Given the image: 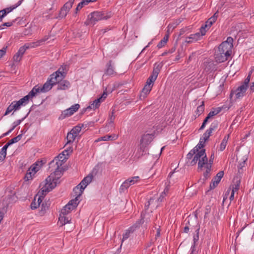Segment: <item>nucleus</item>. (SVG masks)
<instances>
[{"mask_svg":"<svg viewBox=\"0 0 254 254\" xmlns=\"http://www.w3.org/2000/svg\"><path fill=\"white\" fill-rule=\"evenodd\" d=\"M161 67L160 64H155L153 70L150 76L147 79L146 84L141 92L140 95V99L141 100L144 99L150 93L153 87L154 82L157 79L158 74L160 72Z\"/></svg>","mask_w":254,"mask_h":254,"instance_id":"nucleus-1","label":"nucleus"},{"mask_svg":"<svg viewBox=\"0 0 254 254\" xmlns=\"http://www.w3.org/2000/svg\"><path fill=\"white\" fill-rule=\"evenodd\" d=\"M197 162H198V170H201L203 166L208 163V158L204 149H202L199 152H196L190 163L191 165L193 166L195 165Z\"/></svg>","mask_w":254,"mask_h":254,"instance_id":"nucleus-2","label":"nucleus"},{"mask_svg":"<svg viewBox=\"0 0 254 254\" xmlns=\"http://www.w3.org/2000/svg\"><path fill=\"white\" fill-rule=\"evenodd\" d=\"M64 162H62V159H58V158H55L49 164L50 168H53L55 171L51 173L50 176H53V179H54L55 181L58 182L59 179L61 178L62 175L61 170L62 169V165Z\"/></svg>","mask_w":254,"mask_h":254,"instance_id":"nucleus-3","label":"nucleus"},{"mask_svg":"<svg viewBox=\"0 0 254 254\" xmlns=\"http://www.w3.org/2000/svg\"><path fill=\"white\" fill-rule=\"evenodd\" d=\"M154 135L153 134H145L142 135L140 142V147L137 150L138 157L143 156L145 154L147 146L153 140Z\"/></svg>","mask_w":254,"mask_h":254,"instance_id":"nucleus-4","label":"nucleus"},{"mask_svg":"<svg viewBox=\"0 0 254 254\" xmlns=\"http://www.w3.org/2000/svg\"><path fill=\"white\" fill-rule=\"evenodd\" d=\"M53 85L48 80H47L42 86L39 85L35 86L31 91L27 94L29 99L32 98L36 94L39 93H46L50 91Z\"/></svg>","mask_w":254,"mask_h":254,"instance_id":"nucleus-5","label":"nucleus"},{"mask_svg":"<svg viewBox=\"0 0 254 254\" xmlns=\"http://www.w3.org/2000/svg\"><path fill=\"white\" fill-rule=\"evenodd\" d=\"M29 100L30 99L27 95L17 101H13L7 108L4 115L6 116L8 115L13 110L16 111L19 110L21 106H25L28 104Z\"/></svg>","mask_w":254,"mask_h":254,"instance_id":"nucleus-6","label":"nucleus"},{"mask_svg":"<svg viewBox=\"0 0 254 254\" xmlns=\"http://www.w3.org/2000/svg\"><path fill=\"white\" fill-rule=\"evenodd\" d=\"M93 179V175L89 174L85 177L76 187L73 189L74 195H77L79 197L82 195L84 190L87 186L91 182Z\"/></svg>","mask_w":254,"mask_h":254,"instance_id":"nucleus-7","label":"nucleus"},{"mask_svg":"<svg viewBox=\"0 0 254 254\" xmlns=\"http://www.w3.org/2000/svg\"><path fill=\"white\" fill-rule=\"evenodd\" d=\"M53 176H48L45 180L44 185L41 188L42 194L45 195L56 187L58 182L53 179Z\"/></svg>","mask_w":254,"mask_h":254,"instance_id":"nucleus-8","label":"nucleus"},{"mask_svg":"<svg viewBox=\"0 0 254 254\" xmlns=\"http://www.w3.org/2000/svg\"><path fill=\"white\" fill-rule=\"evenodd\" d=\"M109 17L105 15L104 13L103 12L94 11L90 13L88 16V24L94 25L96 22L103 19H107Z\"/></svg>","mask_w":254,"mask_h":254,"instance_id":"nucleus-9","label":"nucleus"},{"mask_svg":"<svg viewBox=\"0 0 254 254\" xmlns=\"http://www.w3.org/2000/svg\"><path fill=\"white\" fill-rule=\"evenodd\" d=\"M75 196L74 199L70 200L68 203L64 206V208L62 209L61 213L63 215H66L69 213L71 210L76 207L78 204L79 196L74 195Z\"/></svg>","mask_w":254,"mask_h":254,"instance_id":"nucleus-10","label":"nucleus"},{"mask_svg":"<svg viewBox=\"0 0 254 254\" xmlns=\"http://www.w3.org/2000/svg\"><path fill=\"white\" fill-rule=\"evenodd\" d=\"M218 16V11L216 12L213 16L209 18L205 22L204 25L201 26L200 28V32L202 35H205L206 31L210 28L212 24L215 23Z\"/></svg>","mask_w":254,"mask_h":254,"instance_id":"nucleus-11","label":"nucleus"},{"mask_svg":"<svg viewBox=\"0 0 254 254\" xmlns=\"http://www.w3.org/2000/svg\"><path fill=\"white\" fill-rule=\"evenodd\" d=\"M80 107L78 104H75L71 106L70 108L63 111L61 115L59 116V120H63L66 117H68L72 115L76 112Z\"/></svg>","mask_w":254,"mask_h":254,"instance_id":"nucleus-12","label":"nucleus"},{"mask_svg":"<svg viewBox=\"0 0 254 254\" xmlns=\"http://www.w3.org/2000/svg\"><path fill=\"white\" fill-rule=\"evenodd\" d=\"M40 166L38 164H33L27 170L24 179L25 181H29L32 179L33 177L40 169Z\"/></svg>","mask_w":254,"mask_h":254,"instance_id":"nucleus-13","label":"nucleus"},{"mask_svg":"<svg viewBox=\"0 0 254 254\" xmlns=\"http://www.w3.org/2000/svg\"><path fill=\"white\" fill-rule=\"evenodd\" d=\"M64 78L63 73L58 70L52 74L48 80L54 86L57 83H59Z\"/></svg>","mask_w":254,"mask_h":254,"instance_id":"nucleus-14","label":"nucleus"},{"mask_svg":"<svg viewBox=\"0 0 254 254\" xmlns=\"http://www.w3.org/2000/svg\"><path fill=\"white\" fill-rule=\"evenodd\" d=\"M247 89V87L244 86V85H241L235 90L231 91L230 96L231 97L232 95L235 94L236 98L237 99H240L245 96Z\"/></svg>","mask_w":254,"mask_h":254,"instance_id":"nucleus-15","label":"nucleus"},{"mask_svg":"<svg viewBox=\"0 0 254 254\" xmlns=\"http://www.w3.org/2000/svg\"><path fill=\"white\" fill-rule=\"evenodd\" d=\"M230 56L229 54L218 51L215 54V58L217 62L221 63L227 61Z\"/></svg>","mask_w":254,"mask_h":254,"instance_id":"nucleus-16","label":"nucleus"},{"mask_svg":"<svg viewBox=\"0 0 254 254\" xmlns=\"http://www.w3.org/2000/svg\"><path fill=\"white\" fill-rule=\"evenodd\" d=\"M201 33L197 32L195 34L190 35L189 36L186 38L185 42L187 43H191L194 42H196L200 40L202 36Z\"/></svg>","mask_w":254,"mask_h":254,"instance_id":"nucleus-17","label":"nucleus"},{"mask_svg":"<svg viewBox=\"0 0 254 254\" xmlns=\"http://www.w3.org/2000/svg\"><path fill=\"white\" fill-rule=\"evenodd\" d=\"M72 152V149L71 146H69L63 151L62 153L60 154L55 158H58V159H62V162H64L67 159V156Z\"/></svg>","mask_w":254,"mask_h":254,"instance_id":"nucleus-18","label":"nucleus"},{"mask_svg":"<svg viewBox=\"0 0 254 254\" xmlns=\"http://www.w3.org/2000/svg\"><path fill=\"white\" fill-rule=\"evenodd\" d=\"M141 220H140L139 222H137L135 225H133L130 228H129L126 231V232L123 234L122 242L125 241L127 239H128L130 236L131 233H132L135 230L136 228L138 227V225H140Z\"/></svg>","mask_w":254,"mask_h":254,"instance_id":"nucleus-19","label":"nucleus"},{"mask_svg":"<svg viewBox=\"0 0 254 254\" xmlns=\"http://www.w3.org/2000/svg\"><path fill=\"white\" fill-rule=\"evenodd\" d=\"M116 75V72L112 65V61H110L107 64V69L105 70L104 75L112 76Z\"/></svg>","mask_w":254,"mask_h":254,"instance_id":"nucleus-20","label":"nucleus"},{"mask_svg":"<svg viewBox=\"0 0 254 254\" xmlns=\"http://www.w3.org/2000/svg\"><path fill=\"white\" fill-rule=\"evenodd\" d=\"M232 49L228 44L222 42L218 47V51L231 55Z\"/></svg>","mask_w":254,"mask_h":254,"instance_id":"nucleus-21","label":"nucleus"},{"mask_svg":"<svg viewBox=\"0 0 254 254\" xmlns=\"http://www.w3.org/2000/svg\"><path fill=\"white\" fill-rule=\"evenodd\" d=\"M21 4V0H19L15 4L2 9L1 11L3 12V16H5L8 13L11 12Z\"/></svg>","mask_w":254,"mask_h":254,"instance_id":"nucleus-22","label":"nucleus"},{"mask_svg":"<svg viewBox=\"0 0 254 254\" xmlns=\"http://www.w3.org/2000/svg\"><path fill=\"white\" fill-rule=\"evenodd\" d=\"M37 196V195H36L34 197V200L32 201V202H31V208L33 210L36 209L37 208H38L39 206L40 203L42 202V200L44 198L43 196H42V195L38 196V199L36 201V197Z\"/></svg>","mask_w":254,"mask_h":254,"instance_id":"nucleus-23","label":"nucleus"},{"mask_svg":"<svg viewBox=\"0 0 254 254\" xmlns=\"http://www.w3.org/2000/svg\"><path fill=\"white\" fill-rule=\"evenodd\" d=\"M34 48L33 44L32 45V43H26L24 46L21 47L16 53L21 57H22L27 49Z\"/></svg>","mask_w":254,"mask_h":254,"instance_id":"nucleus-24","label":"nucleus"},{"mask_svg":"<svg viewBox=\"0 0 254 254\" xmlns=\"http://www.w3.org/2000/svg\"><path fill=\"white\" fill-rule=\"evenodd\" d=\"M60 81L57 87L58 90H66L70 86L69 82L67 80H62Z\"/></svg>","mask_w":254,"mask_h":254,"instance_id":"nucleus-25","label":"nucleus"},{"mask_svg":"<svg viewBox=\"0 0 254 254\" xmlns=\"http://www.w3.org/2000/svg\"><path fill=\"white\" fill-rule=\"evenodd\" d=\"M65 215H63L62 213L60 215L58 224L60 226H63L65 224L69 223L70 219H69L68 217H66Z\"/></svg>","mask_w":254,"mask_h":254,"instance_id":"nucleus-26","label":"nucleus"},{"mask_svg":"<svg viewBox=\"0 0 254 254\" xmlns=\"http://www.w3.org/2000/svg\"><path fill=\"white\" fill-rule=\"evenodd\" d=\"M169 191V186H167L164 189L163 191L161 193L159 197L157 199L158 202H161L164 201L165 197L166 196Z\"/></svg>","mask_w":254,"mask_h":254,"instance_id":"nucleus-27","label":"nucleus"},{"mask_svg":"<svg viewBox=\"0 0 254 254\" xmlns=\"http://www.w3.org/2000/svg\"><path fill=\"white\" fill-rule=\"evenodd\" d=\"M204 111V102L202 101L201 102V104L198 106L195 112V118L199 117L200 115H201Z\"/></svg>","mask_w":254,"mask_h":254,"instance_id":"nucleus-28","label":"nucleus"},{"mask_svg":"<svg viewBox=\"0 0 254 254\" xmlns=\"http://www.w3.org/2000/svg\"><path fill=\"white\" fill-rule=\"evenodd\" d=\"M101 103V99H97L90 104V105L87 107V109L95 110L98 108Z\"/></svg>","mask_w":254,"mask_h":254,"instance_id":"nucleus-29","label":"nucleus"},{"mask_svg":"<svg viewBox=\"0 0 254 254\" xmlns=\"http://www.w3.org/2000/svg\"><path fill=\"white\" fill-rule=\"evenodd\" d=\"M49 38V36H45L42 39H40L36 42H32V45L33 44V46L34 48L38 47L40 45H42L45 41L48 40Z\"/></svg>","mask_w":254,"mask_h":254,"instance_id":"nucleus-30","label":"nucleus"},{"mask_svg":"<svg viewBox=\"0 0 254 254\" xmlns=\"http://www.w3.org/2000/svg\"><path fill=\"white\" fill-rule=\"evenodd\" d=\"M118 137V135L116 134H112L111 135H106L101 137V139L103 141H108V140H115Z\"/></svg>","mask_w":254,"mask_h":254,"instance_id":"nucleus-31","label":"nucleus"},{"mask_svg":"<svg viewBox=\"0 0 254 254\" xmlns=\"http://www.w3.org/2000/svg\"><path fill=\"white\" fill-rule=\"evenodd\" d=\"M76 137V136H74V134L72 133L70 131L67 134V136H66L67 142H66L65 145L67 146L68 144L73 142L74 141V140L75 139Z\"/></svg>","mask_w":254,"mask_h":254,"instance_id":"nucleus-32","label":"nucleus"},{"mask_svg":"<svg viewBox=\"0 0 254 254\" xmlns=\"http://www.w3.org/2000/svg\"><path fill=\"white\" fill-rule=\"evenodd\" d=\"M74 1V0H69L64 5L62 8L69 12L73 4Z\"/></svg>","mask_w":254,"mask_h":254,"instance_id":"nucleus-33","label":"nucleus"},{"mask_svg":"<svg viewBox=\"0 0 254 254\" xmlns=\"http://www.w3.org/2000/svg\"><path fill=\"white\" fill-rule=\"evenodd\" d=\"M82 126L83 125L81 126L80 125L76 126L71 130L70 132L77 137L80 132Z\"/></svg>","mask_w":254,"mask_h":254,"instance_id":"nucleus-34","label":"nucleus"},{"mask_svg":"<svg viewBox=\"0 0 254 254\" xmlns=\"http://www.w3.org/2000/svg\"><path fill=\"white\" fill-rule=\"evenodd\" d=\"M22 136V134H20L18 135L17 136L12 138L7 143H6L7 145L9 146L14 143L17 142L21 139Z\"/></svg>","mask_w":254,"mask_h":254,"instance_id":"nucleus-35","label":"nucleus"},{"mask_svg":"<svg viewBox=\"0 0 254 254\" xmlns=\"http://www.w3.org/2000/svg\"><path fill=\"white\" fill-rule=\"evenodd\" d=\"M221 111V109L220 108H217L216 109H214L213 111H211L207 115L208 118H211L214 116L217 115L218 114L220 111Z\"/></svg>","mask_w":254,"mask_h":254,"instance_id":"nucleus-36","label":"nucleus"},{"mask_svg":"<svg viewBox=\"0 0 254 254\" xmlns=\"http://www.w3.org/2000/svg\"><path fill=\"white\" fill-rule=\"evenodd\" d=\"M206 168V171L203 174L205 179H207L210 175V172L211 171V166L210 164H206L203 166Z\"/></svg>","mask_w":254,"mask_h":254,"instance_id":"nucleus-37","label":"nucleus"},{"mask_svg":"<svg viewBox=\"0 0 254 254\" xmlns=\"http://www.w3.org/2000/svg\"><path fill=\"white\" fill-rule=\"evenodd\" d=\"M229 136V135H228L227 136H225L223 138V139L220 144V150L221 151H222L225 149V148L227 145V141H228V139Z\"/></svg>","mask_w":254,"mask_h":254,"instance_id":"nucleus-38","label":"nucleus"},{"mask_svg":"<svg viewBox=\"0 0 254 254\" xmlns=\"http://www.w3.org/2000/svg\"><path fill=\"white\" fill-rule=\"evenodd\" d=\"M219 122L217 121H215L211 123L209 128L208 129V130L212 133V132L215 130L218 127Z\"/></svg>","mask_w":254,"mask_h":254,"instance_id":"nucleus-39","label":"nucleus"},{"mask_svg":"<svg viewBox=\"0 0 254 254\" xmlns=\"http://www.w3.org/2000/svg\"><path fill=\"white\" fill-rule=\"evenodd\" d=\"M168 40V35H165L157 45L158 48H161L165 46Z\"/></svg>","mask_w":254,"mask_h":254,"instance_id":"nucleus-40","label":"nucleus"},{"mask_svg":"<svg viewBox=\"0 0 254 254\" xmlns=\"http://www.w3.org/2000/svg\"><path fill=\"white\" fill-rule=\"evenodd\" d=\"M224 176V172L221 171H219L216 175V176L213 178V180L216 183H219L221 179Z\"/></svg>","mask_w":254,"mask_h":254,"instance_id":"nucleus-41","label":"nucleus"},{"mask_svg":"<svg viewBox=\"0 0 254 254\" xmlns=\"http://www.w3.org/2000/svg\"><path fill=\"white\" fill-rule=\"evenodd\" d=\"M204 143L205 141H203L202 140L200 139L199 142L195 147L193 148V149H196L195 151L196 152H199L200 150H201V148L203 147Z\"/></svg>","mask_w":254,"mask_h":254,"instance_id":"nucleus-42","label":"nucleus"},{"mask_svg":"<svg viewBox=\"0 0 254 254\" xmlns=\"http://www.w3.org/2000/svg\"><path fill=\"white\" fill-rule=\"evenodd\" d=\"M128 182H129L131 186L134 184L139 182L140 178L138 176H135L131 178H129L128 179Z\"/></svg>","mask_w":254,"mask_h":254,"instance_id":"nucleus-43","label":"nucleus"},{"mask_svg":"<svg viewBox=\"0 0 254 254\" xmlns=\"http://www.w3.org/2000/svg\"><path fill=\"white\" fill-rule=\"evenodd\" d=\"M131 185L129 182H128V180H126L121 186L120 190L124 191L125 190H127Z\"/></svg>","mask_w":254,"mask_h":254,"instance_id":"nucleus-44","label":"nucleus"},{"mask_svg":"<svg viewBox=\"0 0 254 254\" xmlns=\"http://www.w3.org/2000/svg\"><path fill=\"white\" fill-rule=\"evenodd\" d=\"M211 132H210L208 129H207L205 132L203 133L202 137L200 138V139L202 140L203 141H206L208 139L210 136L211 135Z\"/></svg>","mask_w":254,"mask_h":254,"instance_id":"nucleus-45","label":"nucleus"},{"mask_svg":"<svg viewBox=\"0 0 254 254\" xmlns=\"http://www.w3.org/2000/svg\"><path fill=\"white\" fill-rule=\"evenodd\" d=\"M88 4L86 0H82L80 2H79L76 9L75 12L77 13L78 11L80 10L84 5H86Z\"/></svg>","mask_w":254,"mask_h":254,"instance_id":"nucleus-46","label":"nucleus"},{"mask_svg":"<svg viewBox=\"0 0 254 254\" xmlns=\"http://www.w3.org/2000/svg\"><path fill=\"white\" fill-rule=\"evenodd\" d=\"M68 12L66 10L61 8V9L60 11V12H59V17L61 18H64L66 16Z\"/></svg>","mask_w":254,"mask_h":254,"instance_id":"nucleus-47","label":"nucleus"},{"mask_svg":"<svg viewBox=\"0 0 254 254\" xmlns=\"http://www.w3.org/2000/svg\"><path fill=\"white\" fill-rule=\"evenodd\" d=\"M199 228L197 229L195 231L196 234L193 236V245H195L196 243L198 241V240L199 239Z\"/></svg>","mask_w":254,"mask_h":254,"instance_id":"nucleus-48","label":"nucleus"},{"mask_svg":"<svg viewBox=\"0 0 254 254\" xmlns=\"http://www.w3.org/2000/svg\"><path fill=\"white\" fill-rule=\"evenodd\" d=\"M195 149H192L191 150L189 153L187 155V158L188 159H191V158H193V156L195 155V153H196L195 150Z\"/></svg>","mask_w":254,"mask_h":254,"instance_id":"nucleus-49","label":"nucleus"},{"mask_svg":"<svg viewBox=\"0 0 254 254\" xmlns=\"http://www.w3.org/2000/svg\"><path fill=\"white\" fill-rule=\"evenodd\" d=\"M233 39L231 37H228L227 38L226 41L223 42V43H226L228 44L229 45V46H230V47H231L232 48L233 47Z\"/></svg>","mask_w":254,"mask_h":254,"instance_id":"nucleus-50","label":"nucleus"},{"mask_svg":"<svg viewBox=\"0 0 254 254\" xmlns=\"http://www.w3.org/2000/svg\"><path fill=\"white\" fill-rule=\"evenodd\" d=\"M154 228L156 230V234H155V239H157L158 237L160 236V226H157L155 224L154 226Z\"/></svg>","mask_w":254,"mask_h":254,"instance_id":"nucleus-51","label":"nucleus"},{"mask_svg":"<svg viewBox=\"0 0 254 254\" xmlns=\"http://www.w3.org/2000/svg\"><path fill=\"white\" fill-rule=\"evenodd\" d=\"M8 147V146L6 144L5 145H4L3 146V147L1 148L0 154L1 155H3L4 156H6V150H7Z\"/></svg>","mask_w":254,"mask_h":254,"instance_id":"nucleus-52","label":"nucleus"},{"mask_svg":"<svg viewBox=\"0 0 254 254\" xmlns=\"http://www.w3.org/2000/svg\"><path fill=\"white\" fill-rule=\"evenodd\" d=\"M239 187H240V181H238L233 186L232 190H234V192H235L236 191H237L239 190Z\"/></svg>","mask_w":254,"mask_h":254,"instance_id":"nucleus-53","label":"nucleus"},{"mask_svg":"<svg viewBox=\"0 0 254 254\" xmlns=\"http://www.w3.org/2000/svg\"><path fill=\"white\" fill-rule=\"evenodd\" d=\"M209 119H210L208 118L207 116L205 118V119L204 120V121L199 128V130H202L204 128Z\"/></svg>","mask_w":254,"mask_h":254,"instance_id":"nucleus-54","label":"nucleus"},{"mask_svg":"<svg viewBox=\"0 0 254 254\" xmlns=\"http://www.w3.org/2000/svg\"><path fill=\"white\" fill-rule=\"evenodd\" d=\"M22 57L20 55H18L17 53H16L13 56V60L15 62H19L21 59Z\"/></svg>","mask_w":254,"mask_h":254,"instance_id":"nucleus-55","label":"nucleus"},{"mask_svg":"<svg viewBox=\"0 0 254 254\" xmlns=\"http://www.w3.org/2000/svg\"><path fill=\"white\" fill-rule=\"evenodd\" d=\"M218 184H219L218 183H216L215 181L212 179V182L211 183V184L210 185V189H214L218 185Z\"/></svg>","mask_w":254,"mask_h":254,"instance_id":"nucleus-56","label":"nucleus"},{"mask_svg":"<svg viewBox=\"0 0 254 254\" xmlns=\"http://www.w3.org/2000/svg\"><path fill=\"white\" fill-rule=\"evenodd\" d=\"M11 22H5L3 23L0 26V29H3V26H7V27H10L12 25Z\"/></svg>","mask_w":254,"mask_h":254,"instance_id":"nucleus-57","label":"nucleus"},{"mask_svg":"<svg viewBox=\"0 0 254 254\" xmlns=\"http://www.w3.org/2000/svg\"><path fill=\"white\" fill-rule=\"evenodd\" d=\"M107 96V93L105 92H104L102 94V96L98 99H101V102H102L105 100V99L106 98Z\"/></svg>","mask_w":254,"mask_h":254,"instance_id":"nucleus-58","label":"nucleus"},{"mask_svg":"<svg viewBox=\"0 0 254 254\" xmlns=\"http://www.w3.org/2000/svg\"><path fill=\"white\" fill-rule=\"evenodd\" d=\"M214 158V153H213L211 155L209 161H208V164H210L211 166L213 162Z\"/></svg>","mask_w":254,"mask_h":254,"instance_id":"nucleus-59","label":"nucleus"},{"mask_svg":"<svg viewBox=\"0 0 254 254\" xmlns=\"http://www.w3.org/2000/svg\"><path fill=\"white\" fill-rule=\"evenodd\" d=\"M191 253L190 254H196V252L195 251V245H192L190 248Z\"/></svg>","mask_w":254,"mask_h":254,"instance_id":"nucleus-60","label":"nucleus"},{"mask_svg":"<svg viewBox=\"0 0 254 254\" xmlns=\"http://www.w3.org/2000/svg\"><path fill=\"white\" fill-rule=\"evenodd\" d=\"M6 53V48H3L0 50V58L2 57Z\"/></svg>","mask_w":254,"mask_h":254,"instance_id":"nucleus-61","label":"nucleus"},{"mask_svg":"<svg viewBox=\"0 0 254 254\" xmlns=\"http://www.w3.org/2000/svg\"><path fill=\"white\" fill-rule=\"evenodd\" d=\"M249 82H250V80H249L246 78L244 80V82L241 85H244V86L248 88V85H249Z\"/></svg>","mask_w":254,"mask_h":254,"instance_id":"nucleus-62","label":"nucleus"},{"mask_svg":"<svg viewBox=\"0 0 254 254\" xmlns=\"http://www.w3.org/2000/svg\"><path fill=\"white\" fill-rule=\"evenodd\" d=\"M21 121H22V120H18L15 121L14 122H13V123L12 124L14 126L16 127L18 125L20 124V123H21Z\"/></svg>","mask_w":254,"mask_h":254,"instance_id":"nucleus-63","label":"nucleus"},{"mask_svg":"<svg viewBox=\"0 0 254 254\" xmlns=\"http://www.w3.org/2000/svg\"><path fill=\"white\" fill-rule=\"evenodd\" d=\"M250 89L251 91L254 92V82L252 83Z\"/></svg>","mask_w":254,"mask_h":254,"instance_id":"nucleus-64","label":"nucleus"}]
</instances>
